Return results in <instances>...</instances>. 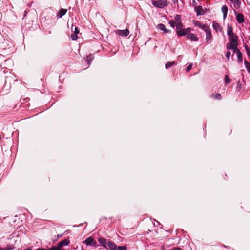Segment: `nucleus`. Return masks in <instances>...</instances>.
<instances>
[{
	"instance_id": "obj_1",
	"label": "nucleus",
	"mask_w": 250,
	"mask_h": 250,
	"mask_svg": "<svg viewBox=\"0 0 250 250\" xmlns=\"http://www.w3.org/2000/svg\"><path fill=\"white\" fill-rule=\"evenodd\" d=\"M168 3L167 0H153L152 1V4L154 7L161 9L167 6Z\"/></svg>"
},
{
	"instance_id": "obj_2",
	"label": "nucleus",
	"mask_w": 250,
	"mask_h": 250,
	"mask_svg": "<svg viewBox=\"0 0 250 250\" xmlns=\"http://www.w3.org/2000/svg\"><path fill=\"white\" fill-rule=\"evenodd\" d=\"M83 243H85L87 246H95L97 243L94 240V238L91 236H90L86 238Z\"/></svg>"
},
{
	"instance_id": "obj_3",
	"label": "nucleus",
	"mask_w": 250,
	"mask_h": 250,
	"mask_svg": "<svg viewBox=\"0 0 250 250\" xmlns=\"http://www.w3.org/2000/svg\"><path fill=\"white\" fill-rule=\"evenodd\" d=\"M72 31H73L74 33L71 35V38L73 40H76L78 38L77 34L79 32L78 28L77 27L72 25Z\"/></svg>"
},
{
	"instance_id": "obj_4",
	"label": "nucleus",
	"mask_w": 250,
	"mask_h": 250,
	"mask_svg": "<svg viewBox=\"0 0 250 250\" xmlns=\"http://www.w3.org/2000/svg\"><path fill=\"white\" fill-rule=\"evenodd\" d=\"M229 39L230 41L229 45H232L234 44H238V37L235 34H233L232 35L229 36Z\"/></svg>"
},
{
	"instance_id": "obj_5",
	"label": "nucleus",
	"mask_w": 250,
	"mask_h": 250,
	"mask_svg": "<svg viewBox=\"0 0 250 250\" xmlns=\"http://www.w3.org/2000/svg\"><path fill=\"white\" fill-rule=\"evenodd\" d=\"M193 24L195 26L198 27L203 29L204 31L208 27L207 24H202L200 22L198 21H194Z\"/></svg>"
},
{
	"instance_id": "obj_6",
	"label": "nucleus",
	"mask_w": 250,
	"mask_h": 250,
	"mask_svg": "<svg viewBox=\"0 0 250 250\" xmlns=\"http://www.w3.org/2000/svg\"><path fill=\"white\" fill-rule=\"evenodd\" d=\"M69 243H70L69 240L66 239H64L63 240L60 241L58 244V246L57 247L59 248H61V247H62L63 246H65L68 245Z\"/></svg>"
},
{
	"instance_id": "obj_7",
	"label": "nucleus",
	"mask_w": 250,
	"mask_h": 250,
	"mask_svg": "<svg viewBox=\"0 0 250 250\" xmlns=\"http://www.w3.org/2000/svg\"><path fill=\"white\" fill-rule=\"evenodd\" d=\"M206 32V40L208 42L212 39V34L209 27L205 30Z\"/></svg>"
},
{
	"instance_id": "obj_8",
	"label": "nucleus",
	"mask_w": 250,
	"mask_h": 250,
	"mask_svg": "<svg viewBox=\"0 0 250 250\" xmlns=\"http://www.w3.org/2000/svg\"><path fill=\"white\" fill-rule=\"evenodd\" d=\"M157 28L160 30L164 31L165 33H169L170 32V31L168 29H167L165 25L162 23H159L157 25Z\"/></svg>"
},
{
	"instance_id": "obj_9",
	"label": "nucleus",
	"mask_w": 250,
	"mask_h": 250,
	"mask_svg": "<svg viewBox=\"0 0 250 250\" xmlns=\"http://www.w3.org/2000/svg\"><path fill=\"white\" fill-rule=\"evenodd\" d=\"M195 10L196 12L197 15H202L205 13L202 7L201 6H196L195 7Z\"/></svg>"
},
{
	"instance_id": "obj_10",
	"label": "nucleus",
	"mask_w": 250,
	"mask_h": 250,
	"mask_svg": "<svg viewBox=\"0 0 250 250\" xmlns=\"http://www.w3.org/2000/svg\"><path fill=\"white\" fill-rule=\"evenodd\" d=\"M98 242L100 245H101L102 246H103L104 248H106L108 241H107V240L106 239H105L104 238H102V237L99 238L98 239Z\"/></svg>"
},
{
	"instance_id": "obj_11",
	"label": "nucleus",
	"mask_w": 250,
	"mask_h": 250,
	"mask_svg": "<svg viewBox=\"0 0 250 250\" xmlns=\"http://www.w3.org/2000/svg\"><path fill=\"white\" fill-rule=\"evenodd\" d=\"M237 46H238V44H233L232 46V45H228L227 49L232 50L233 51V53H236V54H237L238 51H240L238 49Z\"/></svg>"
},
{
	"instance_id": "obj_12",
	"label": "nucleus",
	"mask_w": 250,
	"mask_h": 250,
	"mask_svg": "<svg viewBox=\"0 0 250 250\" xmlns=\"http://www.w3.org/2000/svg\"><path fill=\"white\" fill-rule=\"evenodd\" d=\"M187 38L191 41H197L198 40V37L193 33H188Z\"/></svg>"
},
{
	"instance_id": "obj_13",
	"label": "nucleus",
	"mask_w": 250,
	"mask_h": 250,
	"mask_svg": "<svg viewBox=\"0 0 250 250\" xmlns=\"http://www.w3.org/2000/svg\"><path fill=\"white\" fill-rule=\"evenodd\" d=\"M107 246L110 250H117V246L115 243L111 241H108Z\"/></svg>"
},
{
	"instance_id": "obj_14",
	"label": "nucleus",
	"mask_w": 250,
	"mask_h": 250,
	"mask_svg": "<svg viewBox=\"0 0 250 250\" xmlns=\"http://www.w3.org/2000/svg\"><path fill=\"white\" fill-rule=\"evenodd\" d=\"M129 31L127 29L118 30V34L121 36H127L129 35Z\"/></svg>"
},
{
	"instance_id": "obj_15",
	"label": "nucleus",
	"mask_w": 250,
	"mask_h": 250,
	"mask_svg": "<svg viewBox=\"0 0 250 250\" xmlns=\"http://www.w3.org/2000/svg\"><path fill=\"white\" fill-rule=\"evenodd\" d=\"M67 12V9L62 8L58 13L57 17L59 18H62L64 16Z\"/></svg>"
},
{
	"instance_id": "obj_16",
	"label": "nucleus",
	"mask_w": 250,
	"mask_h": 250,
	"mask_svg": "<svg viewBox=\"0 0 250 250\" xmlns=\"http://www.w3.org/2000/svg\"><path fill=\"white\" fill-rule=\"evenodd\" d=\"M236 20L239 23H243L244 21V16L242 14H238L236 15Z\"/></svg>"
},
{
	"instance_id": "obj_17",
	"label": "nucleus",
	"mask_w": 250,
	"mask_h": 250,
	"mask_svg": "<svg viewBox=\"0 0 250 250\" xmlns=\"http://www.w3.org/2000/svg\"><path fill=\"white\" fill-rule=\"evenodd\" d=\"M222 12L223 14V18L225 19L227 17V13H228V7L226 5H224L221 8Z\"/></svg>"
},
{
	"instance_id": "obj_18",
	"label": "nucleus",
	"mask_w": 250,
	"mask_h": 250,
	"mask_svg": "<svg viewBox=\"0 0 250 250\" xmlns=\"http://www.w3.org/2000/svg\"><path fill=\"white\" fill-rule=\"evenodd\" d=\"M177 62L175 61H172V62H168L167 63L165 64V68L166 69H168L170 67H171L173 65H176Z\"/></svg>"
},
{
	"instance_id": "obj_19",
	"label": "nucleus",
	"mask_w": 250,
	"mask_h": 250,
	"mask_svg": "<svg viewBox=\"0 0 250 250\" xmlns=\"http://www.w3.org/2000/svg\"><path fill=\"white\" fill-rule=\"evenodd\" d=\"M236 54H237V57L238 62L239 63H241L242 62V60H243L242 54L241 52H240V51H238V53Z\"/></svg>"
},
{
	"instance_id": "obj_20",
	"label": "nucleus",
	"mask_w": 250,
	"mask_h": 250,
	"mask_svg": "<svg viewBox=\"0 0 250 250\" xmlns=\"http://www.w3.org/2000/svg\"><path fill=\"white\" fill-rule=\"evenodd\" d=\"M227 35L229 36L233 34V29L231 26L228 25L227 27Z\"/></svg>"
},
{
	"instance_id": "obj_21",
	"label": "nucleus",
	"mask_w": 250,
	"mask_h": 250,
	"mask_svg": "<svg viewBox=\"0 0 250 250\" xmlns=\"http://www.w3.org/2000/svg\"><path fill=\"white\" fill-rule=\"evenodd\" d=\"M176 32L177 35L179 36H185L187 34L185 29H181L180 30L177 31Z\"/></svg>"
},
{
	"instance_id": "obj_22",
	"label": "nucleus",
	"mask_w": 250,
	"mask_h": 250,
	"mask_svg": "<svg viewBox=\"0 0 250 250\" xmlns=\"http://www.w3.org/2000/svg\"><path fill=\"white\" fill-rule=\"evenodd\" d=\"M244 64L248 72L250 74V63L246 60L244 61Z\"/></svg>"
},
{
	"instance_id": "obj_23",
	"label": "nucleus",
	"mask_w": 250,
	"mask_h": 250,
	"mask_svg": "<svg viewBox=\"0 0 250 250\" xmlns=\"http://www.w3.org/2000/svg\"><path fill=\"white\" fill-rule=\"evenodd\" d=\"M211 97L213 98H215V99H216L217 100H220L221 99V95L219 93H217V94H212L211 95Z\"/></svg>"
},
{
	"instance_id": "obj_24",
	"label": "nucleus",
	"mask_w": 250,
	"mask_h": 250,
	"mask_svg": "<svg viewBox=\"0 0 250 250\" xmlns=\"http://www.w3.org/2000/svg\"><path fill=\"white\" fill-rule=\"evenodd\" d=\"M182 27H183V24L181 22H178L176 23V27L177 31L180 30L181 29H183Z\"/></svg>"
},
{
	"instance_id": "obj_25",
	"label": "nucleus",
	"mask_w": 250,
	"mask_h": 250,
	"mask_svg": "<svg viewBox=\"0 0 250 250\" xmlns=\"http://www.w3.org/2000/svg\"><path fill=\"white\" fill-rule=\"evenodd\" d=\"M14 249L13 247L11 246H8L6 248H2L0 247V250H12Z\"/></svg>"
},
{
	"instance_id": "obj_26",
	"label": "nucleus",
	"mask_w": 250,
	"mask_h": 250,
	"mask_svg": "<svg viewBox=\"0 0 250 250\" xmlns=\"http://www.w3.org/2000/svg\"><path fill=\"white\" fill-rule=\"evenodd\" d=\"M212 26L214 29L217 31L219 28V24L216 22H214L213 23Z\"/></svg>"
},
{
	"instance_id": "obj_27",
	"label": "nucleus",
	"mask_w": 250,
	"mask_h": 250,
	"mask_svg": "<svg viewBox=\"0 0 250 250\" xmlns=\"http://www.w3.org/2000/svg\"><path fill=\"white\" fill-rule=\"evenodd\" d=\"M245 50L246 51L247 55L249 56V57H250V49L248 47L247 45H244Z\"/></svg>"
},
{
	"instance_id": "obj_28",
	"label": "nucleus",
	"mask_w": 250,
	"mask_h": 250,
	"mask_svg": "<svg viewBox=\"0 0 250 250\" xmlns=\"http://www.w3.org/2000/svg\"><path fill=\"white\" fill-rule=\"evenodd\" d=\"M174 20L175 21H177V22H181L180 21V20H181V16H180V15H176L174 17Z\"/></svg>"
},
{
	"instance_id": "obj_29",
	"label": "nucleus",
	"mask_w": 250,
	"mask_h": 250,
	"mask_svg": "<svg viewBox=\"0 0 250 250\" xmlns=\"http://www.w3.org/2000/svg\"><path fill=\"white\" fill-rule=\"evenodd\" d=\"M230 79L229 77V76L228 75H226L225 76V83L226 84H228L230 82Z\"/></svg>"
},
{
	"instance_id": "obj_30",
	"label": "nucleus",
	"mask_w": 250,
	"mask_h": 250,
	"mask_svg": "<svg viewBox=\"0 0 250 250\" xmlns=\"http://www.w3.org/2000/svg\"><path fill=\"white\" fill-rule=\"evenodd\" d=\"M169 23L170 25V26L172 28H173L175 26H176V23L175 21H173L172 20H170L169 21Z\"/></svg>"
},
{
	"instance_id": "obj_31",
	"label": "nucleus",
	"mask_w": 250,
	"mask_h": 250,
	"mask_svg": "<svg viewBox=\"0 0 250 250\" xmlns=\"http://www.w3.org/2000/svg\"><path fill=\"white\" fill-rule=\"evenodd\" d=\"M117 250H126V246H118Z\"/></svg>"
},
{
	"instance_id": "obj_32",
	"label": "nucleus",
	"mask_w": 250,
	"mask_h": 250,
	"mask_svg": "<svg viewBox=\"0 0 250 250\" xmlns=\"http://www.w3.org/2000/svg\"><path fill=\"white\" fill-rule=\"evenodd\" d=\"M87 62H88V63H89V62L90 61H92V59H93V56L91 54L88 55L87 57Z\"/></svg>"
},
{
	"instance_id": "obj_33",
	"label": "nucleus",
	"mask_w": 250,
	"mask_h": 250,
	"mask_svg": "<svg viewBox=\"0 0 250 250\" xmlns=\"http://www.w3.org/2000/svg\"><path fill=\"white\" fill-rule=\"evenodd\" d=\"M230 1H231L234 4H236L238 5L239 4V0H229Z\"/></svg>"
},
{
	"instance_id": "obj_34",
	"label": "nucleus",
	"mask_w": 250,
	"mask_h": 250,
	"mask_svg": "<svg viewBox=\"0 0 250 250\" xmlns=\"http://www.w3.org/2000/svg\"><path fill=\"white\" fill-rule=\"evenodd\" d=\"M192 64H189L187 68L186 69V71L187 72H188L189 71H190L191 68H192Z\"/></svg>"
},
{
	"instance_id": "obj_35",
	"label": "nucleus",
	"mask_w": 250,
	"mask_h": 250,
	"mask_svg": "<svg viewBox=\"0 0 250 250\" xmlns=\"http://www.w3.org/2000/svg\"><path fill=\"white\" fill-rule=\"evenodd\" d=\"M230 57V52L228 51L226 53V57L229 60Z\"/></svg>"
},
{
	"instance_id": "obj_36",
	"label": "nucleus",
	"mask_w": 250,
	"mask_h": 250,
	"mask_svg": "<svg viewBox=\"0 0 250 250\" xmlns=\"http://www.w3.org/2000/svg\"><path fill=\"white\" fill-rule=\"evenodd\" d=\"M185 30H186V34H187L189 32H190L191 31V28H188L185 29Z\"/></svg>"
},
{
	"instance_id": "obj_37",
	"label": "nucleus",
	"mask_w": 250,
	"mask_h": 250,
	"mask_svg": "<svg viewBox=\"0 0 250 250\" xmlns=\"http://www.w3.org/2000/svg\"><path fill=\"white\" fill-rule=\"evenodd\" d=\"M192 2H193V5L195 7V6H197V3L194 0H193L192 1Z\"/></svg>"
},
{
	"instance_id": "obj_38",
	"label": "nucleus",
	"mask_w": 250,
	"mask_h": 250,
	"mask_svg": "<svg viewBox=\"0 0 250 250\" xmlns=\"http://www.w3.org/2000/svg\"><path fill=\"white\" fill-rule=\"evenodd\" d=\"M172 250H182L179 248H175L172 249Z\"/></svg>"
},
{
	"instance_id": "obj_39",
	"label": "nucleus",
	"mask_w": 250,
	"mask_h": 250,
	"mask_svg": "<svg viewBox=\"0 0 250 250\" xmlns=\"http://www.w3.org/2000/svg\"><path fill=\"white\" fill-rule=\"evenodd\" d=\"M24 250H32L31 248H28L26 249H25Z\"/></svg>"
},
{
	"instance_id": "obj_40",
	"label": "nucleus",
	"mask_w": 250,
	"mask_h": 250,
	"mask_svg": "<svg viewBox=\"0 0 250 250\" xmlns=\"http://www.w3.org/2000/svg\"><path fill=\"white\" fill-rule=\"evenodd\" d=\"M174 3H175L176 2H177V0H172Z\"/></svg>"
}]
</instances>
